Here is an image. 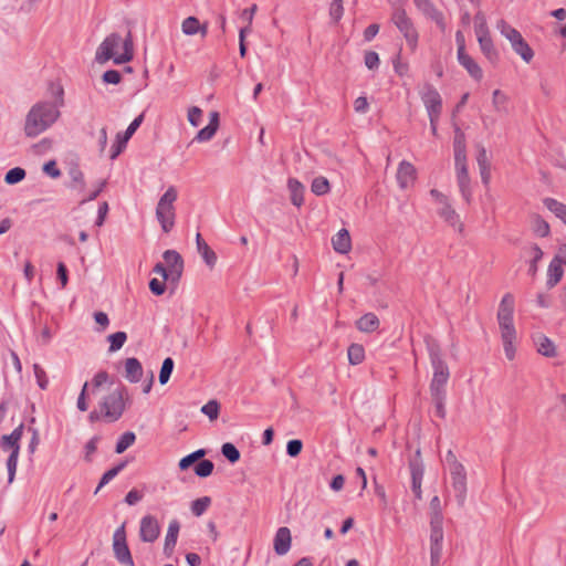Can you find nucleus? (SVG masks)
<instances>
[{"label": "nucleus", "mask_w": 566, "mask_h": 566, "mask_svg": "<svg viewBox=\"0 0 566 566\" xmlns=\"http://www.w3.org/2000/svg\"><path fill=\"white\" fill-rule=\"evenodd\" d=\"M201 412L206 415L209 420H217L220 413V403L212 399L201 407Z\"/></svg>", "instance_id": "47"}, {"label": "nucleus", "mask_w": 566, "mask_h": 566, "mask_svg": "<svg viewBox=\"0 0 566 566\" xmlns=\"http://www.w3.org/2000/svg\"><path fill=\"white\" fill-rule=\"evenodd\" d=\"M438 214L443 219L444 222L457 229L459 232L463 231V223L460 220V216L449 202L443 205L442 208L438 210Z\"/></svg>", "instance_id": "22"}, {"label": "nucleus", "mask_w": 566, "mask_h": 566, "mask_svg": "<svg viewBox=\"0 0 566 566\" xmlns=\"http://www.w3.org/2000/svg\"><path fill=\"white\" fill-rule=\"evenodd\" d=\"M515 300L513 294L506 293L502 297L499 311L497 322L501 331V338L504 346L505 356L512 360L515 356L514 342L516 339V329L513 324Z\"/></svg>", "instance_id": "3"}, {"label": "nucleus", "mask_w": 566, "mask_h": 566, "mask_svg": "<svg viewBox=\"0 0 566 566\" xmlns=\"http://www.w3.org/2000/svg\"><path fill=\"white\" fill-rule=\"evenodd\" d=\"M113 552L119 564L135 566L129 547L126 541L125 523H123L113 535Z\"/></svg>", "instance_id": "10"}, {"label": "nucleus", "mask_w": 566, "mask_h": 566, "mask_svg": "<svg viewBox=\"0 0 566 566\" xmlns=\"http://www.w3.org/2000/svg\"><path fill=\"white\" fill-rule=\"evenodd\" d=\"M532 230L535 235L546 238L549 235L551 228L547 221H545L539 214L532 217Z\"/></svg>", "instance_id": "34"}, {"label": "nucleus", "mask_w": 566, "mask_h": 566, "mask_svg": "<svg viewBox=\"0 0 566 566\" xmlns=\"http://www.w3.org/2000/svg\"><path fill=\"white\" fill-rule=\"evenodd\" d=\"M424 343L433 368L430 395H446V385L449 380L450 371L447 363L442 358L440 345L431 336H426Z\"/></svg>", "instance_id": "4"}, {"label": "nucleus", "mask_w": 566, "mask_h": 566, "mask_svg": "<svg viewBox=\"0 0 566 566\" xmlns=\"http://www.w3.org/2000/svg\"><path fill=\"white\" fill-rule=\"evenodd\" d=\"M303 449V442L300 439H292L286 444V453L291 458L300 455Z\"/></svg>", "instance_id": "56"}, {"label": "nucleus", "mask_w": 566, "mask_h": 566, "mask_svg": "<svg viewBox=\"0 0 566 566\" xmlns=\"http://www.w3.org/2000/svg\"><path fill=\"white\" fill-rule=\"evenodd\" d=\"M67 174L71 178V184L69 185V188L78 189L80 191H83L86 184L84 179V174L82 172L80 167L77 165H72L69 168Z\"/></svg>", "instance_id": "33"}, {"label": "nucleus", "mask_w": 566, "mask_h": 566, "mask_svg": "<svg viewBox=\"0 0 566 566\" xmlns=\"http://www.w3.org/2000/svg\"><path fill=\"white\" fill-rule=\"evenodd\" d=\"M478 42H479L480 49H481L482 53L484 54V56L492 64H496L500 56H499L497 50L495 49V46L493 44L492 38L490 36V38L480 39Z\"/></svg>", "instance_id": "31"}, {"label": "nucleus", "mask_w": 566, "mask_h": 566, "mask_svg": "<svg viewBox=\"0 0 566 566\" xmlns=\"http://www.w3.org/2000/svg\"><path fill=\"white\" fill-rule=\"evenodd\" d=\"M57 279L61 282L62 289H64L69 282V271L63 262H59L56 266Z\"/></svg>", "instance_id": "63"}, {"label": "nucleus", "mask_w": 566, "mask_h": 566, "mask_svg": "<svg viewBox=\"0 0 566 566\" xmlns=\"http://www.w3.org/2000/svg\"><path fill=\"white\" fill-rule=\"evenodd\" d=\"M537 346V352L545 357H555L557 355L554 343L545 335L538 337Z\"/></svg>", "instance_id": "38"}, {"label": "nucleus", "mask_w": 566, "mask_h": 566, "mask_svg": "<svg viewBox=\"0 0 566 566\" xmlns=\"http://www.w3.org/2000/svg\"><path fill=\"white\" fill-rule=\"evenodd\" d=\"M99 441L98 436H94L92 439H90L85 444V461L91 462V455L95 453L97 449V443Z\"/></svg>", "instance_id": "62"}, {"label": "nucleus", "mask_w": 566, "mask_h": 566, "mask_svg": "<svg viewBox=\"0 0 566 566\" xmlns=\"http://www.w3.org/2000/svg\"><path fill=\"white\" fill-rule=\"evenodd\" d=\"M446 398H447V395H431V399H432V402L436 408V416L441 419H444L446 415H447L446 407H444Z\"/></svg>", "instance_id": "52"}, {"label": "nucleus", "mask_w": 566, "mask_h": 566, "mask_svg": "<svg viewBox=\"0 0 566 566\" xmlns=\"http://www.w3.org/2000/svg\"><path fill=\"white\" fill-rule=\"evenodd\" d=\"M221 454L232 464L240 460L239 449L231 442H226L221 447Z\"/></svg>", "instance_id": "45"}, {"label": "nucleus", "mask_w": 566, "mask_h": 566, "mask_svg": "<svg viewBox=\"0 0 566 566\" xmlns=\"http://www.w3.org/2000/svg\"><path fill=\"white\" fill-rule=\"evenodd\" d=\"M545 207L552 211L557 218H559L564 223L566 221V205L557 201L553 198L544 199Z\"/></svg>", "instance_id": "37"}, {"label": "nucleus", "mask_w": 566, "mask_h": 566, "mask_svg": "<svg viewBox=\"0 0 566 566\" xmlns=\"http://www.w3.org/2000/svg\"><path fill=\"white\" fill-rule=\"evenodd\" d=\"M177 189L174 186H170L158 200L156 218L165 233L170 232L175 226L176 209L174 203L177 200Z\"/></svg>", "instance_id": "6"}, {"label": "nucleus", "mask_w": 566, "mask_h": 566, "mask_svg": "<svg viewBox=\"0 0 566 566\" xmlns=\"http://www.w3.org/2000/svg\"><path fill=\"white\" fill-rule=\"evenodd\" d=\"M332 244L336 252L346 254L352 249L350 234L347 229H340L333 238Z\"/></svg>", "instance_id": "23"}, {"label": "nucleus", "mask_w": 566, "mask_h": 566, "mask_svg": "<svg viewBox=\"0 0 566 566\" xmlns=\"http://www.w3.org/2000/svg\"><path fill=\"white\" fill-rule=\"evenodd\" d=\"M134 57V43L132 32L128 31L124 40L118 33H111L99 44L96 51L95 60L98 63H105L113 59L115 64H124Z\"/></svg>", "instance_id": "2"}, {"label": "nucleus", "mask_w": 566, "mask_h": 566, "mask_svg": "<svg viewBox=\"0 0 566 566\" xmlns=\"http://www.w3.org/2000/svg\"><path fill=\"white\" fill-rule=\"evenodd\" d=\"M24 424L20 423L10 434H4L1 438L0 444L3 450H11L20 452V440L23 434Z\"/></svg>", "instance_id": "19"}, {"label": "nucleus", "mask_w": 566, "mask_h": 566, "mask_svg": "<svg viewBox=\"0 0 566 566\" xmlns=\"http://www.w3.org/2000/svg\"><path fill=\"white\" fill-rule=\"evenodd\" d=\"M349 364L359 365L365 359V349L360 344H352L347 349Z\"/></svg>", "instance_id": "39"}, {"label": "nucleus", "mask_w": 566, "mask_h": 566, "mask_svg": "<svg viewBox=\"0 0 566 566\" xmlns=\"http://www.w3.org/2000/svg\"><path fill=\"white\" fill-rule=\"evenodd\" d=\"M107 340L109 342L108 352L115 353L124 346L127 340V334L125 332H116L108 335Z\"/></svg>", "instance_id": "43"}, {"label": "nucleus", "mask_w": 566, "mask_h": 566, "mask_svg": "<svg viewBox=\"0 0 566 566\" xmlns=\"http://www.w3.org/2000/svg\"><path fill=\"white\" fill-rule=\"evenodd\" d=\"M564 270L559 259H553L547 270L546 285L548 289L556 286L563 279Z\"/></svg>", "instance_id": "26"}, {"label": "nucleus", "mask_w": 566, "mask_h": 566, "mask_svg": "<svg viewBox=\"0 0 566 566\" xmlns=\"http://www.w3.org/2000/svg\"><path fill=\"white\" fill-rule=\"evenodd\" d=\"M497 29L501 31L502 35L510 41L512 49L516 54H518L526 63L532 61L534 52L528 43L523 39L520 31L511 27L504 20H500L497 22Z\"/></svg>", "instance_id": "7"}, {"label": "nucleus", "mask_w": 566, "mask_h": 566, "mask_svg": "<svg viewBox=\"0 0 566 566\" xmlns=\"http://www.w3.org/2000/svg\"><path fill=\"white\" fill-rule=\"evenodd\" d=\"M291 542H292V536H291L290 528L286 526L280 527L276 531V534H275L274 541H273L274 552L280 556L285 555L291 548Z\"/></svg>", "instance_id": "18"}, {"label": "nucleus", "mask_w": 566, "mask_h": 566, "mask_svg": "<svg viewBox=\"0 0 566 566\" xmlns=\"http://www.w3.org/2000/svg\"><path fill=\"white\" fill-rule=\"evenodd\" d=\"M391 22L402 33L411 51H415L418 45L419 34L405 9L396 8L391 14Z\"/></svg>", "instance_id": "8"}, {"label": "nucleus", "mask_w": 566, "mask_h": 566, "mask_svg": "<svg viewBox=\"0 0 566 566\" xmlns=\"http://www.w3.org/2000/svg\"><path fill=\"white\" fill-rule=\"evenodd\" d=\"M125 377L130 382H138L143 377V366L135 357L125 360Z\"/></svg>", "instance_id": "25"}, {"label": "nucleus", "mask_w": 566, "mask_h": 566, "mask_svg": "<svg viewBox=\"0 0 566 566\" xmlns=\"http://www.w3.org/2000/svg\"><path fill=\"white\" fill-rule=\"evenodd\" d=\"M160 534V526L153 515H145L140 520L139 537L142 542L154 543Z\"/></svg>", "instance_id": "15"}, {"label": "nucleus", "mask_w": 566, "mask_h": 566, "mask_svg": "<svg viewBox=\"0 0 566 566\" xmlns=\"http://www.w3.org/2000/svg\"><path fill=\"white\" fill-rule=\"evenodd\" d=\"M409 470L411 474V490L415 494V499L420 501L422 500L421 483L424 472L420 449H418L415 457L409 460Z\"/></svg>", "instance_id": "11"}, {"label": "nucleus", "mask_w": 566, "mask_h": 566, "mask_svg": "<svg viewBox=\"0 0 566 566\" xmlns=\"http://www.w3.org/2000/svg\"><path fill=\"white\" fill-rule=\"evenodd\" d=\"M206 455L205 449H198L186 457L181 458L178 467L181 471L188 470L193 464H197L200 459H202Z\"/></svg>", "instance_id": "36"}, {"label": "nucleus", "mask_w": 566, "mask_h": 566, "mask_svg": "<svg viewBox=\"0 0 566 566\" xmlns=\"http://www.w3.org/2000/svg\"><path fill=\"white\" fill-rule=\"evenodd\" d=\"M129 400L128 390L124 385H118L112 392L99 402L103 417L108 421H117L126 409V401Z\"/></svg>", "instance_id": "5"}, {"label": "nucleus", "mask_w": 566, "mask_h": 566, "mask_svg": "<svg viewBox=\"0 0 566 566\" xmlns=\"http://www.w3.org/2000/svg\"><path fill=\"white\" fill-rule=\"evenodd\" d=\"M179 530L180 523L178 522V520L170 521L164 544V554L167 557H170L174 553L178 539Z\"/></svg>", "instance_id": "20"}, {"label": "nucleus", "mask_w": 566, "mask_h": 566, "mask_svg": "<svg viewBox=\"0 0 566 566\" xmlns=\"http://www.w3.org/2000/svg\"><path fill=\"white\" fill-rule=\"evenodd\" d=\"M453 150L454 154L467 151L465 136L464 133L459 127H457L454 130Z\"/></svg>", "instance_id": "53"}, {"label": "nucleus", "mask_w": 566, "mask_h": 566, "mask_svg": "<svg viewBox=\"0 0 566 566\" xmlns=\"http://www.w3.org/2000/svg\"><path fill=\"white\" fill-rule=\"evenodd\" d=\"M214 464L211 460L200 459L193 467L195 474L199 478H208L212 474Z\"/></svg>", "instance_id": "42"}, {"label": "nucleus", "mask_w": 566, "mask_h": 566, "mask_svg": "<svg viewBox=\"0 0 566 566\" xmlns=\"http://www.w3.org/2000/svg\"><path fill=\"white\" fill-rule=\"evenodd\" d=\"M379 318L374 313H366L356 321V327L364 333H373L379 328Z\"/></svg>", "instance_id": "27"}, {"label": "nucleus", "mask_w": 566, "mask_h": 566, "mask_svg": "<svg viewBox=\"0 0 566 566\" xmlns=\"http://www.w3.org/2000/svg\"><path fill=\"white\" fill-rule=\"evenodd\" d=\"M211 504L209 496L199 497L191 503V512L195 516H201Z\"/></svg>", "instance_id": "48"}, {"label": "nucleus", "mask_w": 566, "mask_h": 566, "mask_svg": "<svg viewBox=\"0 0 566 566\" xmlns=\"http://www.w3.org/2000/svg\"><path fill=\"white\" fill-rule=\"evenodd\" d=\"M417 9L427 18L433 21L441 32H446L447 24L443 13L433 4L431 0H413Z\"/></svg>", "instance_id": "14"}, {"label": "nucleus", "mask_w": 566, "mask_h": 566, "mask_svg": "<svg viewBox=\"0 0 566 566\" xmlns=\"http://www.w3.org/2000/svg\"><path fill=\"white\" fill-rule=\"evenodd\" d=\"M144 120V114L138 115L127 127L124 133H118L116 135V142L113 144L111 148L109 158L114 160L117 158L120 153L125 149L129 138L135 134V132L139 128Z\"/></svg>", "instance_id": "13"}, {"label": "nucleus", "mask_w": 566, "mask_h": 566, "mask_svg": "<svg viewBox=\"0 0 566 566\" xmlns=\"http://www.w3.org/2000/svg\"><path fill=\"white\" fill-rule=\"evenodd\" d=\"M27 176L25 169L21 167H14L8 170L4 175V182L7 185H17L21 182Z\"/></svg>", "instance_id": "44"}, {"label": "nucleus", "mask_w": 566, "mask_h": 566, "mask_svg": "<svg viewBox=\"0 0 566 566\" xmlns=\"http://www.w3.org/2000/svg\"><path fill=\"white\" fill-rule=\"evenodd\" d=\"M42 169L52 178H59L61 176V170L56 167V163L54 160L45 163Z\"/></svg>", "instance_id": "64"}, {"label": "nucleus", "mask_w": 566, "mask_h": 566, "mask_svg": "<svg viewBox=\"0 0 566 566\" xmlns=\"http://www.w3.org/2000/svg\"><path fill=\"white\" fill-rule=\"evenodd\" d=\"M416 177H417V170H416L415 166L407 160H402L398 166V170H397V175H396L397 182H398L399 187L401 189L408 188L410 185L413 184V181L416 180Z\"/></svg>", "instance_id": "17"}, {"label": "nucleus", "mask_w": 566, "mask_h": 566, "mask_svg": "<svg viewBox=\"0 0 566 566\" xmlns=\"http://www.w3.org/2000/svg\"><path fill=\"white\" fill-rule=\"evenodd\" d=\"M443 528H430V555L442 556Z\"/></svg>", "instance_id": "30"}, {"label": "nucleus", "mask_w": 566, "mask_h": 566, "mask_svg": "<svg viewBox=\"0 0 566 566\" xmlns=\"http://www.w3.org/2000/svg\"><path fill=\"white\" fill-rule=\"evenodd\" d=\"M33 371H34V376L36 378L38 386L42 390H45L49 385V378L46 376L45 370L39 364H34Z\"/></svg>", "instance_id": "55"}, {"label": "nucleus", "mask_w": 566, "mask_h": 566, "mask_svg": "<svg viewBox=\"0 0 566 566\" xmlns=\"http://www.w3.org/2000/svg\"><path fill=\"white\" fill-rule=\"evenodd\" d=\"M20 452L11 451L7 460L8 483H12L17 472L18 458Z\"/></svg>", "instance_id": "50"}, {"label": "nucleus", "mask_w": 566, "mask_h": 566, "mask_svg": "<svg viewBox=\"0 0 566 566\" xmlns=\"http://www.w3.org/2000/svg\"><path fill=\"white\" fill-rule=\"evenodd\" d=\"M197 250L200 253L201 258L206 262V264L212 269L217 263V254L216 252L208 245V243L202 239L200 233H197L196 237Z\"/></svg>", "instance_id": "24"}, {"label": "nucleus", "mask_w": 566, "mask_h": 566, "mask_svg": "<svg viewBox=\"0 0 566 566\" xmlns=\"http://www.w3.org/2000/svg\"><path fill=\"white\" fill-rule=\"evenodd\" d=\"M457 180L459 185L460 192L463 197V199L470 203L472 191L470 187V177L468 172V168H462L460 170H457Z\"/></svg>", "instance_id": "29"}, {"label": "nucleus", "mask_w": 566, "mask_h": 566, "mask_svg": "<svg viewBox=\"0 0 566 566\" xmlns=\"http://www.w3.org/2000/svg\"><path fill=\"white\" fill-rule=\"evenodd\" d=\"M126 465H127V461H120L118 464H116L112 469L107 470L102 475L99 483L94 493L96 494L103 486H105L109 481H112L116 475H118L119 472H122Z\"/></svg>", "instance_id": "35"}, {"label": "nucleus", "mask_w": 566, "mask_h": 566, "mask_svg": "<svg viewBox=\"0 0 566 566\" xmlns=\"http://www.w3.org/2000/svg\"><path fill=\"white\" fill-rule=\"evenodd\" d=\"M476 148H478L476 163H478L479 168L491 166L485 147L482 145H478Z\"/></svg>", "instance_id": "61"}, {"label": "nucleus", "mask_w": 566, "mask_h": 566, "mask_svg": "<svg viewBox=\"0 0 566 566\" xmlns=\"http://www.w3.org/2000/svg\"><path fill=\"white\" fill-rule=\"evenodd\" d=\"M181 29L182 32L187 35H195L198 32H201L202 35L207 33V27H201L199 20L196 17L186 18L182 21Z\"/></svg>", "instance_id": "32"}, {"label": "nucleus", "mask_w": 566, "mask_h": 566, "mask_svg": "<svg viewBox=\"0 0 566 566\" xmlns=\"http://www.w3.org/2000/svg\"><path fill=\"white\" fill-rule=\"evenodd\" d=\"M165 262L170 271V281L172 283L179 282L184 272V259L176 250H166L163 254Z\"/></svg>", "instance_id": "16"}, {"label": "nucleus", "mask_w": 566, "mask_h": 566, "mask_svg": "<svg viewBox=\"0 0 566 566\" xmlns=\"http://www.w3.org/2000/svg\"><path fill=\"white\" fill-rule=\"evenodd\" d=\"M531 249L534 253V256L530 262L528 274L534 276L537 272V263L542 260L544 253H543L541 247L536 243H533Z\"/></svg>", "instance_id": "49"}, {"label": "nucleus", "mask_w": 566, "mask_h": 566, "mask_svg": "<svg viewBox=\"0 0 566 566\" xmlns=\"http://www.w3.org/2000/svg\"><path fill=\"white\" fill-rule=\"evenodd\" d=\"M311 190L316 196H324L331 190L329 181L323 176L315 177L312 181Z\"/></svg>", "instance_id": "41"}, {"label": "nucleus", "mask_w": 566, "mask_h": 566, "mask_svg": "<svg viewBox=\"0 0 566 566\" xmlns=\"http://www.w3.org/2000/svg\"><path fill=\"white\" fill-rule=\"evenodd\" d=\"M344 14L343 0H333L329 7V17L337 23Z\"/></svg>", "instance_id": "54"}, {"label": "nucleus", "mask_w": 566, "mask_h": 566, "mask_svg": "<svg viewBox=\"0 0 566 566\" xmlns=\"http://www.w3.org/2000/svg\"><path fill=\"white\" fill-rule=\"evenodd\" d=\"M174 366H175V363L171 357H167L164 359V361L161 364L160 371H159V377H158L159 382L161 385H165L168 382V380L172 374Z\"/></svg>", "instance_id": "46"}, {"label": "nucleus", "mask_w": 566, "mask_h": 566, "mask_svg": "<svg viewBox=\"0 0 566 566\" xmlns=\"http://www.w3.org/2000/svg\"><path fill=\"white\" fill-rule=\"evenodd\" d=\"M102 80L106 84L117 85L122 81V74L117 70H107L103 73Z\"/></svg>", "instance_id": "58"}, {"label": "nucleus", "mask_w": 566, "mask_h": 566, "mask_svg": "<svg viewBox=\"0 0 566 566\" xmlns=\"http://www.w3.org/2000/svg\"><path fill=\"white\" fill-rule=\"evenodd\" d=\"M202 111L198 106H192L188 109V120L189 123L197 127L201 123Z\"/></svg>", "instance_id": "59"}, {"label": "nucleus", "mask_w": 566, "mask_h": 566, "mask_svg": "<svg viewBox=\"0 0 566 566\" xmlns=\"http://www.w3.org/2000/svg\"><path fill=\"white\" fill-rule=\"evenodd\" d=\"M287 188L291 193V202L300 208L304 203V186L295 178H289Z\"/></svg>", "instance_id": "28"}, {"label": "nucleus", "mask_w": 566, "mask_h": 566, "mask_svg": "<svg viewBox=\"0 0 566 566\" xmlns=\"http://www.w3.org/2000/svg\"><path fill=\"white\" fill-rule=\"evenodd\" d=\"M364 62L367 69L377 70L380 63L378 53L375 51H367L364 56Z\"/></svg>", "instance_id": "57"}, {"label": "nucleus", "mask_w": 566, "mask_h": 566, "mask_svg": "<svg viewBox=\"0 0 566 566\" xmlns=\"http://www.w3.org/2000/svg\"><path fill=\"white\" fill-rule=\"evenodd\" d=\"M450 475L457 502L463 506L467 499V472L463 464L451 468Z\"/></svg>", "instance_id": "12"}, {"label": "nucleus", "mask_w": 566, "mask_h": 566, "mask_svg": "<svg viewBox=\"0 0 566 566\" xmlns=\"http://www.w3.org/2000/svg\"><path fill=\"white\" fill-rule=\"evenodd\" d=\"M419 94L426 106L429 118L439 120L442 112V98L438 90L432 84L424 83Z\"/></svg>", "instance_id": "9"}, {"label": "nucleus", "mask_w": 566, "mask_h": 566, "mask_svg": "<svg viewBox=\"0 0 566 566\" xmlns=\"http://www.w3.org/2000/svg\"><path fill=\"white\" fill-rule=\"evenodd\" d=\"M458 61L475 81L482 80L483 72L480 65L467 52H462L461 49L458 52Z\"/></svg>", "instance_id": "21"}, {"label": "nucleus", "mask_w": 566, "mask_h": 566, "mask_svg": "<svg viewBox=\"0 0 566 566\" xmlns=\"http://www.w3.org/2000/svg\"><path fill=\"white\" fill-rule=\"evenodd\" d=\"M64 90L59 86L55 92V103L39 102L34 104L25 117L24 133L28 137H36L52 126L60 117L59 106L64 104Z\"/></svg>", "instance_id": "1"}, {"label": "nucleus", "mask_w": 566, "mask_h": 566, "mask_svg": "<svg viewBox=\"0 0 566 566\" xmlns=\"http://www.w3.org/2000/svg\"><path fill=\"white\" fill-rule=\"evenodd\" d=\"M166 281H160L158 279H151L149 281V290L150 292L156 295V296H160L165 293L166 291V284H165Z\"/></svg>", "instance_id": "60"}, {"label": "nucleus", "mask_w": 566, "mask_h": 566, "mask_svg": "<svg viewBox=\"0 0 566 566\" xmlns=\"http://www.w3.org/2000/svg\"><path fill=\"white\" fill-rule=\"evenodd\" d=\"M218 128L213 127V126H210V125H207L206 127L201 128L197 135L195 136V138L192 139V142H198V143H205V142H209L213 138V136L216 135Z\"/></svg>", "instance_id": "51"}, {"label": "nucleus", "mask_w": 566, "mask_h": 566, "mask_svg": "<svg viewBox=\"0 0 566 566\" xmlns=\"http://www.w3.org/2000/svg\"><path fill=\"white\" fill-rule=\"evenodd\" d=\"M136 440V434L133 431L124 432L116 442L115 452L117 454H122L125 452L130 446L134 444Z\"/></svg>", "instance_id": "40"}]
</instances>
